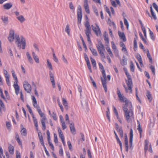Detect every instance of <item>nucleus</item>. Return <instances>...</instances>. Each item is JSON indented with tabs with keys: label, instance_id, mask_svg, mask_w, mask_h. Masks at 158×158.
Instances as JSON below:
<instances>
[{
	"label": "nucleus",
	"instance_id": "1",
	"mask_svg": "<svg viewBox=\"0 0 158 158\" xmlns=\"http://www.w3.org/2000/svg\"><path fill=\"white\" fill-rule=\"evenodd\" d=\"M117 94L119 100L122 102H125V104L123 106V108L126 120L127 123L131 122L134 119L132 104L121 94L120 90L118 88H117Z\"/></svg>",
	"mask_w": 158,
	"mask_h": 158
},
{
	"label": "nucleus",
	"instance_id": "2",
	"mask_svg": "<svg viewBox=\"0 0 158 158\" xmlns=\"http://www.w3.org/2000/svg\"><path fill=\"white\" fill-rule=\"evenodd\" d=\"M15 31L11 29L10 31L8 39L10 42H12L15 40V42L19 48L24 49L25 48L26 42L25 39L23 36L19 37V35L16 34L14 37Z\"/></svg>",
	"mask_w": 158,
	"mask_h": 158
},
{
	"label": "nucleus",
	"instance_id": "3",
	"mask_svg": "<svg viewBox=\"0 0 158 158\" xmlns=\"http://www.w3.org/2000/svg\"><path fill=\"white\" fill-rule=\"evenodd\" d=\"M31 99L33 106L37 109V110L42 119L41 122L43 130L44 131L46 129V121L47 120L45 114L42 112L39 105L37 104L36 100L34 96H31Z\"/></svg>",
	"mask_w": 158,
	"mask_h": 158
},
{
	"label": "nucleus",
	"instance_id": "4",
	"mask_svg": "<svg viewBox=\"0 0 158 158\" xmlns=\"http://www.w3.org/2000/svg\"><path fill=\"white\" fill-rule=\"evenodd\" d=\"M123 70L127 78V80H126V82L128 88H127L125 84L123 85V87L125 88L126 93L129 92L130 93H132V81L131 76L128 72L127 68H124Z\"/></svg>",
	"mask_w": 158,
	"mask_h": 158
},
{
	"label": "nucleus",
	"instance_id": "5",
	"mask_svg": "<svg viewBox=\"0 0 158 158\" xmlns=\"http://www.w3.org/2000/svg\"><path fill=\"white\" fill-rule=\"evenodd\" d=\"M98 65L99 69H100L103 75V77H101V81L104 90L105 92H106L107 91L106 82V76L105 73V71L104 69L103 65L101 63H99Z\"/></svg>",
	"mask_w": 158,
	"mask_h": 158
},
{
	"label": "nucleus",
	"instance_id": "6",
	"mask_svg": "<svg viewBox=\"0 0 158 158\" xmlns=\"http://www.w3.org/2000/svg\"><path fill=\"white\" fill-rule=\"evenodd\" d=\"M12 76L14 79L15 81L14 82L13 87L15 89V93L17 95H18L19 92L20 87L18 85V81L17 76L15 71L12 70L11 71Z\"/></svg>",
	"mask_w": 158,
	"mask_h": 158
},
{
	"label": "nucleus",
	"instance_id": "7",
	"mask_svg": "<svg viewBox=\"0 0 158 158\" xmlns=\"http://www.w3.org/2000/svg\"><path fill=\"white\" fill-rule=\"evenodd\" d=\"M96 46L98 52L101 57L103 58H105V56L104 53L105 51V48L101 41H98V44L96 45Z\"/></svg>",
	"mask_w": 158,
	"mask_h": 158
},
{
	"label": "nucleus",
	"instance_id": "8",
	"mask_svg": "<svg viewBox=\"0 0 158 158\" xmlns=\"http://www.w3.org/2000/svg\"><path fill=\"white\" fill-rule=\"evenodd\" d=\"M144 147L145 153H146L148 150L150 153L152 152L153 151L151 144L149 143L148 139H145L144 141Z\"/></svg>",
	"mask_w": 158,
	"mask_h": 158
},
{
	"label": "nucleus",
	"instance_id": "9",
	"mask_svg": "<svg viewBox=\"0 0 158 158\" xmlns=\"http://www.w3.org/2000/svg\"><path fill=\"white\" fill-rule=\"evenodd\" d=\"M23 86L24 90L28 93H30L31 91V87L27 81H25L23 83Z\"/></svg>",
	"mask_w": 158,
	"mask_h": 158
},
{
	"label": "nucleus",
	"instance_id": "10",
	"mask_svg": "<svg viewBox=\"0 0 158 158\" xmlns=\"http://www.w3.org/2000/svg\"><path fill=\"white\" fill-rule=\"evenodd\" d=\"M58 131L60 138L61 139L63 145L64 146H66L64 140V138L63 133L60 127H57Z\"/></svg>",
	"mask_w": 158,
	"mask_h": 158
},
{
	"label": "nucleus",
	"instance_id": "11",
	"mask_svg": "<svg viewBox=\"0 0 158 158\" xmlns=\"http://www.w3.org/2000/svg\"><path fill=\"white\" fill-rule=\"evenodd\" d=\"M77 17L78 22L81 23L82 18V12L81 7L80 8H79L77 10Z\"/></svg>",
	"mask_w": 158,
	"mask_h": 158
},
{
	"label": "nucleus",
	"instance_id": "12",
	"mask_svg": "<svg viewBox=\"0 0 158 158\" xmlns=\"http://www.w3.org/2000/svg\"><path fill=\"white\" fill-rule=\"evenodd\" d=\"M95 25V26H94L93 25H92V29L96 34L98 35V34L101 33L100 29L97 24L96 23Z\"/></svg>",
	"mask_w": 158,
	"mask_h": 158
},
{
	"label": "nucleus",
	"instance_id": "13",
	"mask_svg": "<svg viewBox=\"0 0 158 158\" xmlns=\"http://www.w3.org/2000/svg\"><path fill=\"white\" fill-rule=\"evenodd\" d=\"M111 47L113 51L116 56H118V52L117 49V47L113 41L111 42Z\"/></svg>",
	"mask_w": 158,
	"mask_h": 158
},
{
	"label": "nucleus",
	"instance_id": "14",
	"mask_svg": "<svg viewBox=\"0 0 158 158\" xmlns=\"http://www.w3.org/2000/svg\"><path fill=\"white\" fill-rule=\"evenodd\" d=\"M84 6L85 10L87 14H89L90 11L88 0H84Z\"/></svg>",
	"mask_w": 158,
	"mask_h": 158
},
{
	"label": "nucleus",
	"instance_id": "15",
	"mask_svg": "<svg viewBox=\"0 0 158 158\" xmlns=\"http://www.w3.org/2000/svg\"><path fill=\"white\" fill-rule=\"evenodd\" d=\"M49 74L50 76V79L52 82V86L53 88H55L56 87V86L55 80L54 79V75L52 74V72L51 71H50L49 72Z\"/></svg>",
	"mask_w": 158,
	"mask_h": 158
},
{
	"label": "nucleus",
	"instance_id": "16",
	"mask_svg": "<svg viewBox=\"0 0 158 158\" xmlns=\"http://www.w3.org/2000/svg\"><path fill=\"white\" fill-rule=\"evenodd\" d=\"M60 122L61 123V126L62 129L63 130H64L67 128V126L65 124L64 120V119L63 117L61 115H60L59 116Z\"/></svg>",
	"mask_w": 158,
	"mask_h": 158
},
{
	"label": "nucleus",
	"instance_id": "17",
	"mask_svg": "<svg viewBox=\"0 0 158 158\" xmlns=\"http://www.w3.org/2000/svg\"><path fill=\"white\" fill-rule=\"evenodd\" d=\"M124 145L126 151L128 152V138L126 134L124 135Z\"/></svg>",
	"mask_w": 158,
	"mask_h": 158
},
{
	"label": "nucleus",
	"instance_id": "18",
	"mask_svg": "<svg viewBox=\"0 0 158 158\" xmlns=\"http://www.w3.org/2000/svg\"><path fill=\"white\" fill-rule=\"evenodd\" d=\"M133 138V131L132 128L130 129V133L129 142L130 143V147L131 148L132 146Z\"/></svg>",
	"mask_w": 158,
	"mask_h": 158
},
{
	"label": "nucleus",
	"instance_id": "19",
	"mask_svg": "<svg viewBox=\"0 0 158 158\" xmlns=\"http://www.w3.org/2000/svg\"><path fill=\"white\" fill-rule=\"evenodd\" d=\"M118 35L120 39L123 40V42H126L127 39L125 34L123 32H122L118 31Z\"/></svg>",
	"mask_w": 158,
	"mask_h": 158
},
{
	"label": "nucleus",
	"instance_id": "20",
	"mask_svg": "<svg viewBox=\"0 0 158 158\" xmlns=\"http://www.w3.org/2000/svg\"><path fill=\"white\" fill-rule=\"evenodd\" d=\"M69 127L70 128V130L72 133L73 135L75 134L76 133V130L73 123H71L70 124Z\"/></svg>",
	"mask_w": 158,
	"mask_h": 158
},
{
	"label": "nucleus",
	"instance_id": "21",
	"mask_svg": "<svg viewBox=\"0 0 158 158\" xmlns=\"http://www.w3.org/2000/svg\"><path fill=\"white\" fill-rule=\"evenodd\" d=\"M15 139L17 142L19 144L21 148H22L23 145L22 142L20 139L19 135H18V133L17 132H16L15 134Z\"/></svg>",
	"mask_w": 158,
	"mask_h": 158
},
{
	"label": "nucleus",
	"instance_id": "22",
	"mask_svg": "<svg viewBox=\"0 0 158 158\" xmlns=\"http://www.w3.org/2000/svg\"><path fill=\"white\" fill-rule=\"evenodd\" d=\"M13 6V4L11 2L6 3L3 5V7L4 9L9 10Z\"/></svg>",
	"mask_w": 158,
	"mask_h": 158
},
{
	"label": "nucleus",
	"instance_id": "23",
	"mask_svg": "<svg viewBox=\"0 0 158 158\" xmlns=\"http://www.w3.org/2000/svg\"><path fill=\"white\" fill-rule=\"evenodd\" d=\"M21 127L22 129L20 131L21 134L24 136H26L27 134V131L26 129L23 127V126L22 125H21Z\"/></svg>",
	"mask_w": 158,
	"mask_h": 158
},
{
	"label": "nucleus",
	"instance_id": "24",
	"mask_svg": "<svg viewBox=\"0 0 158 158\" xmlns=\"http://www.w3.org/2000/svg\"><path fill=\"white\" fill-rule=\"evenodd\" d=\"M136 57L139 61L141 67H143V65L142 63V58L141 56L139 54H137L136 55Z\"/></svg>",
	"mask_w": 158,
	"mask_h": 158
},
{
	"label": "nucleus",
	"instance_id": "25",
	"mask_svg": "<svg viewBox=\"0 0 158 158\" xmlns=\"http://www.w3.org/2000/svg\"><path fill=\"white\" fill-rule=\"evenodd\" d=\"M89 49L94 56H98V52L95 49L92 47H90Z\"/></svg>",
	"mask_w": 158,
	"mask_h": 158
},
{
	"label": "nucleus",
	"instance_id": "26",
	"mask_svg": "<svg viewBox=\"0 0 158 158\" xmlns=\"http://www.w3.org/2000/svg\"><path fill=\"white\" fill-rule=\"evenodd\" d=\"M114 133L115 135L116 139L117 140V142L118 143H119L121 151L122 150V144L119 138H118L117 134H116L115 131H114Z\"/></svg>",
	"mask_w": 158,
	"mask_h": 158
},
{
	"label": "nucleus",
	"instance_id": "27",
	"mask_svg": "<svg viewBox=\"0 0 158 158\" xmlns=\"http://www.w3.org/2000/svg\"><path fill=\"white\" fill-rule=\"evenodd\" d=\"M1 19L3 22L5 24H7L8 22V17L6 16H1Z\"/></svg>",
	"mask_w": 158,
	"mask_h": 158
},
{
	"label": "nucleus",
	"instance_id": "28",
	"mask_svg": "<svg viewBox=\"0 0 158 158\" xmlns=\"http://www.w3.org/2000/svg\"><path fill=\"white\" fill-rule=\"evenodd\" d=\"M32 118L33 121L34 122V124L35 126L36 127V130L38 131V122L36 118L34 116H32Z\"/></svg>",
	"mask_w": 158,
	"mask_h": 158
},
{
	"label": "nucleus",
	"instance_id": "29",
	"mask_svg": "<svg viewBox=\"0 0 158 158\" xmlns=\"http://www.w3.org/2000/svg\"><path fill=\"white\" fill-rule=\"evenodd\" d=\"M107 23L110 26H112L113 29H116V26L114 23L113 22H112L110 19H108Z\"/></svg>",
	"mask_w": 158,
	"mask_h": 158
},
{
	"label": "nucleus",
	"instance_id": "30",
	"mask_svg": "<svg viewBox=\"0 0 158 158\" xmlns=\"http://www.w3.org/2000/svg\"><path fill=\"white\" fill-rule=\"evenodd\" d=\"M16 18L21 23H23L25 20V19L22 15L17 17Z\"/></svg>",
	"mask_w": 158,
	"mask_h": 158
},
{
	"label": "nucleus",
	"instance_id": "31",
	"mask_svg": "<svg viewBox=\"0 0 158 158\" xmlns=\"http://www.w3.org/2000/svg\"><path fill=\"white\" fill-rule=\"evenodd\" d=\"M8 151L10 154H13L14 151V147L12 145H10L8 147Z\"/></svg>",
	"mask_w": 158,
	"mask_h": 158
},
{
	"label": "nucleus",
	"instance_id": "32",
	"mask_svg": "<svg viewBox=\"0 0 158 158\" xmlns=\"http://www.w3.org/2000/svg\"><path fill=\"white\" fill-rule=\"evenodd\" d=\"M32 55L33 57V58L35 60V62L37 63H39V60L38 57L35 54V53L34 52H32Z\"/></svg>",
	"mask_w": 158,
	"mask_h": 158
},
{
	"label": "nucleus",
	"instance_id": "33",
	"mask_svg": "<svg viewBox=\"0 0 158 158\" xmlns=\"http://www.w3.org/2000/svg\"><path fill=\"white\" fill-rule=\"evenodd\" d=\"M62 100L63 105L64 106L65 108L66 109V110H67L68 108V103L66 100L64 98H62Z\"/></svg>",
	"mask_w": 158,
	"mask_h": 158
},
{
	"label": "nucleus",
	"instance_id": "34",
	"mask_svg": "<svg viewBox=\"0 0 158 158\" xmlns=\"http://www.w3.org/2000/svg\"><path fill=\"white\" fill-rule=\"evenodd\" d=\"M117 131L119 133L121 138L123 137V130L121 128H119L118 127H116Z\"/></svg>",
	"mask_w": 158,
	"mask_h": 158
},
{
	"label": "nucleus",
	"instance_id": "35",
	"mask_svg": "<svg viewBox=\"0 0 158 158\" xmlns=\"http://www.w3.org/2000/svg\"><path fill=\"white\" fill-rule=\"evenodd\" d=\"M150 11H151V15H152V17L153 19L155 20H156L157 19V17H156V15L154 12L153 10L152 6H150Z\"/></svg>",
	"mask_w": 158,
	"mask_h": 158
},
{
	"label": "nucleus",
	"instance_id": "36",
	"mask_svg": "<svg viewBox=\"0 0 158 158\" xmlns=\"http://www.w3.org/2000/svg\"><path fill=\"white\" fill-rule=\"evenodd\" d=\"M104 38L107 46H109V43L108 35L106 34L104 35Z\"/></svg>",
	"mask_w": 158,
	"mask_h": 158
},
{
	"label": "nucleus",
	"instance_id": "37",
	"mask_svg": "<svg viewBox=\"0 0 158 158\" xmlns=\"http://www.w3.org/2000/svg\"><path fill=\"white\" fill-rule=\"evenodd\" d=\"M138 46L137 42L136 39L134 38V47L133 49L135 51H136L137 49Z\"/></svg>",
	"mask_w": 158,
	"mask_h": 158
},
{
	"label": "nucleus",
	"instance_id": "38",
	"mask_svg": "<svg viewBox=\"0 0 158 158\" xmlns=\"http://www.w3.org/2000/svg\"><path fill=\"white\" fill-rule=\"evenodd\" d=\"M108 47L106 48V49L107 51V52H108L109 54L110 55V56L111 57L113 58L114 57V56L113 55V54L110 49V48L108 46H107Z\"/></svg>",
	"mask_w": 158,
	"mask_h": 158
},
{
	"label": "nucleus",
	"instance_id": "39",
	"mask_svg": "<svg viewBox=\"0 0 158 158\" xmlns=\"http://www.w3.org/2000/svg\"><path fill=\"white\" fill-rule=\"evenodd\" d=\"M90 59L93 67L94 68L96 67V63L95 60L93 59L92 57H90Z\"/></svg>",
	"mask_w": 158,
	"mask_h": 158
},
{
	"label": "nucleus",
	"instance_id": "40",
	"mask_svg": "<svg viewBox=\"0 0 158 158\" xmlns=\"http://www.w3.org/2000/svg\"><path fill=\"white\" fill-rule=\"evenodd\" d=\"M147 56L148 57L149 59V62L150 63H152V57L151 56V55L150 54L149 51L148 49H147Z\"/></svg>",
	"mask_w": 158,
	"mask_h": 158
},
{
	"label": "nucleus",
	"instance_id": "41",
	"mask_svg": "<svg viewBox=\"0 0 158 158\" xmlns=\"http://www.w3.org/2000/svg\"><path fill=\"white\" fill-rule=\"evenodd\" d=\"M137 130L139 131V133H142V129L141 127L140 122L139 121H137Z\"/></svg>",
	"mask_w": 158,
	"mask_h": 158
},
{
	"label": "nucleus",
	"instance_id": "42",
	"mask_svg": "<svg viewBox=\"0 0 158 158\" xmlns=\"http://www.w3.org/2000/svg\"><path fill=\"white\" fill-rule=\"evenodd\" d=\"M26 55L29 62L30 63H32L33 62L32 59L28 52H27Z\"/></svg>",
	"mask_w": 158,
	"mask_h": 158
},
{
	"label": "nucleus",
	"instance_id": "43",
	"mask_svg": "<svg viewBox=\"0 0 158 158\" xmlns=\"http://www.w3.org/2000/svg\"><path fill=\"white\" fill-rule=\"evenodd\" d=\"M147 96L150 101H151L152 99V95L149 91H148L147 93Z\"/></svg>",
	"mask_w": 158,
	"mask_h": 158
},
{
	"label": "nucleus",
	"instance_id": "44",
	"mask_svg": "<svg viewBox=\"0 0 158 158\" xmlns=\"http://www.w3.org/2000/svg\"><path fill=\"white\" fill-rule=\"evenodd\" d=\"M47 64L49 69L51 70H52L53 68L52 64L51 63L49 62L48 59L47 60Z\"/></svg>",
	"mask_w": 158,
	"mask_h": 158
},
{
	"label": "nucleus",
	"instance_id": "45",
	"mask_svg": "<svg viewBox=\"0 0 158 158\" xmlns=\"http://www.w3.org/2000/svg\"><path fill=\"white\" fill-rule=\"evenodd\" d=\"M52 54L53 56V59L54 61L56 63L58 62L59 61L58 59L56 57L54 51H53Z\"/></svg>",
	"mask_w": 158,
	"mask_h": 158
},
{
	"label": "nucleus",
	"instance_id": "46",
	"mask_svg": "<svg viewBox=\"0 0 158 158\" xmlns=\"http://www.w3.org/2000/svg\"><path fill=\"white\" fill-rule=\"evenodd\" d=\"M130 69L131 71L132 72H134V66L133 63L131 61L130 63Z\"/></svg>",
	"mask_w": 158,
	"mask_h": 158
},
{
	"label": "nucleus",
	"instance_id": "47",
	"mask_svg": "<svg viewBox=\"0 0 158 158\" xmlns=\"http://www.w3.org/2000/svg\"><path fill=\"white\" fill-rule=\"evenodd\" d=\"M91 28H86L85 30V33L87 36H89V35L91 33L90 32Z\"/></svg>",
	"mask_w": 158,
	"mask_h": 158
},
{
	"label": "nucleus",
	"instance_id": "48",
	"mask_svg": "<svg viewBox=\"0 0 158 158\" xmlns=\"http://www.w3.org/2000/svg\"><path fill=\"white\" fill-rule=\"evenodd\" d=\"M58 103V105L60 108V109L62 112H63L64 111V109L63 108V106L61 104L60 102V101L59 100V99H58L57 100Z\"/></svg>",
	"mask_w": 158,
	"mask_h": 158
},
{
	"label": "nucleus",
	"instance_id": "49",
	"mask_svg": "<svg viewBox=\"0 0 158 158\" xmlns=\"http://www.w3.org/2000/svg\"><path fill=\"white\" fill-rule=\"evenodd\" d=\"M149 34L150 36L151 39L154 40H155V37L154 36V34L153 32L150 30V29H149Z\"/></svg>",
	"mask_w": 158,
	"mask_h": 158
},
{
	"label": "nucleus",
	"instance_id": "50",
	"mask_svg": "<svg viewBox=\"0 0 158 158\" xmlns=\"http://www.w3.org/2000/svg\"><path fill=\"white\" fill-rule=\"evenodd\" d=\"M0 112H1L2 109L5 108V105L3 103L2 101L0 99Z\"/></svg>",
	"mask_w": 158,
	"mask_h": 158
},
{
	"label": "nucleus",
	"instance_id": "51",
	"mask_svg": "<svg viewBox=\"0 0 158 158\" xmlns=\"http://www.w3.org/2000/svg\"><path fill=\"white\" fill-rule=\"evenodd\" d=\"M65 31L69 35L70 31L69 29V27L68 24L66 26L65 29Z\"/></svg>",
	"mask_w": 158,
	"mask_h": 158
},
{
	"label": "nucleus",
	"instance_id": "52",
	"mask_svg": "<svg viewBox=\"0 0 158 158\" xmlns=\"http://www.w3.org/2000/svg\"><path fill=\"white\" fill-rule=\"evenodd\" d=\"M67 144L68 145L69 148V150L70 151H72V144L71 143L70 141H67Z\"/></svg>",
	"mask_w": 158,
	"mask_h": 158
},
{
	"label": "nucleus",
	"instance_id": "53",
	"mask_svg": "<svg viewBox=\"0 0 158 158\" xmlns=\"http://www.w3.org/2000/svg\"><path fill=\"white\" fill-rule=\"evenodd\" d=\"M47 135L48 143L49 142H51L50 141L51 138L50 136V133L48 130L47 131Z\"/></svg>",
	"mask_w": 158,
	"mask_h": 158
},
{
	"label": "nucleus",
	"instance_id": "54",
	"mask_svg": "<svg viewBox=\"0 0 158 158\" xmlns=\"http://www.w3.org/2000/svg\"><path fill=\"white\" fill-rule=\"evenodd\" d=\"M121 64L123 66L127 64V60L125 58H123L122 61L121 62Z\"/></svg>",
	"mask_w": 158,
	"mask_h": 158
},
{
	"label": "nucleus",
	"instance_id": "55",
	"mask_svg": "<svg viewBox=\"0 0 158 158\" xmlns=\"http://www.w3.org/2000/svg\"><path fill=\"white\" fill-rule=\"evenodd\" d=\"M123 19L124 24L126 26V27L127 29H128L129 28V24L128 22L127 19H126V18H125L124 17L123 18Z\"/></svg>",
	"mask_w": 158,
	"mask_h": 158
},
{
	"label": "nucleus",
	"instance_id": "56",
	"mask_svg": "<svg viewBox=\"0 0 158 158\" xmlns=\"http://www.w3.org/2000/svg\"><path fill=\"white\" fill-rule=\"evenodd\" d=\"M53 119L55 120L56 121L57 120V118L56 117V113L55 112H54L52 113V114L51 115Z\"/></svg>",
	"mask_w": 158,
	"mask_h": 158
},
{
	"label": "nucleus",
	"instance_id": "57",
	"mask_svg": "<svg viewBox=\"0 0 158 158\" xmlns=\"http://www.w3.org/2000/svg\"><path fill=\"white\" fill-rule=\"evenodd\" d=\"M112 107L113 108V111L115 115L116 116L118 114V111L115 107L114 106H113Z\"/></svg>",
	"mask_w": 158,
	"mask_h": 158
},
{
	"label": "nucleus",
	"instance_id": "58",
	"mask_svg": "<svg viewBox=\"0 0 158 158\" xmlns=\"http://www.w3.org/2000/svg\"><path fill=\"white\" fill-rule=\"evenodd\" d=\"M39 140H40V142L41 144V145L43 147L45 146V145H44V140H43V136L41 137H39Z\"/></svg>",
	"mask_w": 158,
	"mask_h": 158
},
{
	"label": "nucleus",
	"instance_id": "59",
	"mask_svg": "<svg viewBox=\"0 0 158 158\" xmlns=\"http://www.w3.org/2000/svg\"><path fill=\"white\" fill-rule=\"evenodd\" d=\"M39 140H40V142L41 144V145L43 147L45 146V145H44V140H43V136L41 137H39Z\"/></svg>",
	"mask_w": 158,
	"mask_h": 158
},
{
	"label": "nucleus",
	"instance_id": "60",
	"mask_svg": "<svg viewBox=\"0 0 158 158\" xmlns=\"http://www.w3.org/2000/svg\"><path fill=\"white\" fill-rule=\"evenodd\" d=\"M81 139H80L78 141V144H80V141L83 142L85 140V137L84 135L83 134H81Z\"/></svg>",
	"mask_w": 158,
	"mask_h": 158
},
{
	"label": "nucleus",
	"instance_id": "61",
	"mask_svg": "<svg viewBox=\"0 0 158 158\" xmlns=\"http://www.w3.org/2000/svg\"><path fill=\"white\" fill-rule=\"evenodd\" d=\"M54 142L55 143H58V140L57 139V135L55 133L54 134Z\"/></svg>",
	"mask_w": 158,
	"mask_h": 158
},
{
	"label": "nucleus",
	"instance_id": "62",
	"mask_svg": "<svg viewBox=\"0 0 158 158\" xmlns=\"http://www.w3.org/2000/svg\"><path fill=\"white\" fill-rule=\"evenodd\" d=\"M86 28H91L89 21H87L85 24Z\"/></svg>",
	"mask_w": 158,
	"mask_h": 158
},
{
	"label": "nucleus",
	"instance_id": "63",
	"mask_svg": "<svg viewBox=\"0 0 158 158\" xmlns=\"http://www.w3.org/2000/svg\"><path fill=\"white\" fill-rule=\"evenodd\" d=\"M110 111H106V117H107V119L109 120V121L110 122Z\"/></svg>",
	"mask_w": 158,
	"mask_h": 158
},
{
	"label": "nucleus",
	"instance_id": "64",
	"mask_svg": "<svg viewBox=\"0 0 158 158\" xmlns=\"http://www.w3.org/2000/svg\"><path fill=\"white\" fill-rule=\"evenodd\" d=\"M152 5H153V7L156 10V11L158 10V6L156 5V4L155 3L153 2L152 4Z\"/></svg>",
	"mask_w": 158,
	"mask_h": 158
}]
</instances>
